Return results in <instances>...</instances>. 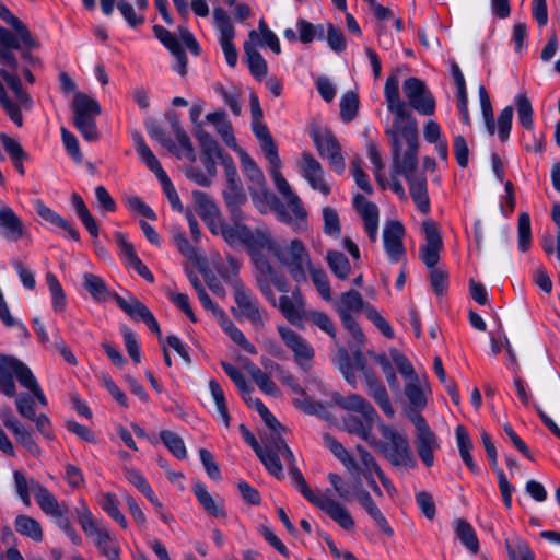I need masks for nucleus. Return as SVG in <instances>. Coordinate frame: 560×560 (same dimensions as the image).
Wrapping results in <instances>:
<instances>
[{"label":"nucleus","mask_w":560,"mask_h":560,"mask_svg":"<svg viewBox=\"0 0 560 560\" xmlns=\"http://www.w3.org/2000/svg\"><path fill=\"white\" fill-rule=\"evenodd\" d=\"M384 97L388 112L394 116L385 131L392 147L394 173L405 177L416 207L420 212L428 213L430 198L427 177L418 171V122L399 95V79L396 74L387 77Z\"/></svg>","instance_id":"1"},{"label":"nucleus","mask_w":560,"mask_h":560,"mask_svg":"<svg viewBox=\"0 0 560 560\" xmlns=\"http://www.w3.org/2000/svg\"><path fill=\"white\" fill-rule=\"evenodd\" d=\"M278 452L282 455V460L287 465L289 472L296 485L301 494L316 508L324 511L331 520H334L340 527L346 530L354 528V521L348 510L342 506L338 501L325 495L316 494L307 485L303 474L295 465V458L285 443L278 439Z\"/></svg>","instance_id":"2"},{"label":"nucleus","mask_w":560,"mask_h":560,"mask_svg":"<svg viewBox=\"0 0 560 560\" xmlns=\"http://www.w3.org/2000/svg\"><path fill=\"white\" fill-rule=\"evenodd\" d=\"M335 402L349 412L359 413V416L349 413L342 419L343 429L366 441L372 447L378 445V441L372 434L374 423L378 415L374 407L361 395L352 394L348 396L338 395Z\"/></svg>","instance_id":"3"},{"label":"nucleus","mask_w":560,"mask_h":560,"mask_svg":"<svg viewBox=\"0 0 560 560\" xmlns=\"http://www.w3.org/2000/svg\"><path fill=\"white\" fill-rule=\"evenodd\" d=\"M260 145L265 156L272 166L270 174L277 190L282 197L288 199L289 206H291L294 211V215L291 218L287 212V206L279 205L277 207L279 218L293 224L298 229L303 228L306 217V209L304 208L301 198L293 191L292 187L280 172L281 161L272 137L261 141Z\"/></svg>","instance_id":"4"},{"label":"nucleus","mask_w":560,"mask_h":560,"mask_svg":"<svg viewBox=\"0 0 560 560\" xmlns=\"http://www.w3.org/2000/svg\"><path fill=\"white\" fill-rule=\"evenodd\" d=\"M14 378L28 389L42 406H47V398L30 368L14 357L0 354V392L8 397L16 395Z\"/></svg>","instance_id":"5"},{"label":"nucleus","mask_w":560,"mask_h":560,"mask_svg":"<svg viewBox=\"0 0 560 560\" xmlns=\"http://www.w3.org/2000/svg\"><path fill=\"white\" fill-rule=\"evenodd\" d=\"M380 432L386 442H378L375 448H381L390 465L400 469H415L418 464L407 436L383 422L380 424Z\"/></svg>","instance_id":"6"},{"label":"nucleus","mask_w":560,"mask_h":560,"mask_svg":"<svg viewBox=\"0 0 560 560\" xmlns=\"http://www.w3.org/2000/svg\"><path fill=\"white\" fill-rule=\"evenodd\" d=\"M275 257L295 282L300 283L307 280L306 273L312 266V260L301 240H292L287 246H281L275 241Z\"/></svg>","instance_id":"7"},{"label":"nucleus","mask_w":560,"mask_h":560,"mask_svg":"<svg viewBox=\"0 0 560 560\" xmlns=\"http://www.w3.org/2000/svg\"><path fill=\"white\" fill-rule=\"evenodd\" d=\"M369 304L363 300L361 293L355 290L343 292L335 303V310L342 325L360 345L364 342V334L355 320V315L365 312V306H369Z\"/></svg>","instance_id":"8"},{"label":"nucleus","mask_w":560,"mask_h":560,"mask_svg":"<svg viewBox=\"0 0 560 560\" xmlns=\"http://www.w3.org/2000/svg\"><path fill=\"white\" fill-rule=\"evenodd\" d=\"M233 223H229L223 230L224 241L232 247L243 245L247 252L254 250L257 246H268L270 244V231L266 226L252 230L244 221L231 219Z\"/></svg>","instance_id":"9"},{"label":"nucleus","mask_w":560,"mask_h":560,"mask_svg":"<svg viewBox=\"0 0 560 560\" xmlns=\"http://www.w3.org/2000/svg\"><path fill=\"white\" fill-rule=\"evenodd\" d=\"M241 163L245 175L250 182L248 189L254 205L260 212H266L270 205V199H273L275 196L267 189L264 173L246 153L242 154Z\"/></svg>","instance_id":"10"},{"label":"nucleus","mask_w":560,"mask_h":560,"mask_svg":"<svg viewBox=\"0 0 560 560\" xmlns=\"http://www.w3.org/2000/svg\"><path fill=\"white\" fill-rule=\"evenodd\" d=\"M238 315L245 317L252 326L259 330L266 326L267 312L260 307L258 298L246 285L233 292Z\"/></svg>","instance_id":"11"},{"label":"nucleus","mask_w":560,"mask_h":560,"mask_svg":"<svg viewBox=\"0 0 560 560\" xmlns=\"http://www.w3.org/2000/svg\"><path fill=\"white\" fill-rule=\"evenodd\" d=\"M416 428L415 446L417 453L427 467L434 465V452L440 448L436 434L431 430L423 416H415L411 421Z\"/></svg>","instance_id":"12"},{"label":"nucleus","mask_w":560,"mask_h":560,"mask_svg":"<svg viewBox=\"0 0 560 560\" xmlns=\"http://www.w3.org/2000/svg\"><path fill=\"white\" fill-rule=\"evenodd\" d=\"M402 91L409 105L419 114L425 116L434 114L435 100L422 80L416 77L408 78L402 84Z\"/></svg>","instance_id":"13"},{"label":"nucleus","mask_w":560,"mask_h":560,"mask_svg":"<svg viewBox=\"0 0 560 560\" xmlns=\"http://www.w3.org/2000/svg\"><path fill=\"white\" fill-rule=\"evenodd\" d=\"M0 75L13 92L15 98L22 106L30 105L32 100L23 90L21 80L18 75V60L9 48H0Z\"/></svg>","instance_id":"14"},{"label":"nucleus","mask_w":560,"mask_h":560,"mask_svg":"<svg viewBox=\"0 0 560 560\" xmlns=\"http://www.w3.org/2000/svg\"><path fill=\"white\" fill-rule=\"evenodd\" d=\"M299 174L308 183V185L320 194L328 196L331 191L329 184L325 180L324 168L311 152L304 151L296 162Z\"/></svg>","instance_id":"15"},{"label":"nucleus","mask_w":560,"mask_h":560,"mask_svg":"<svg viewBox=\"0 0 560 560\" xmlns=\"http://www.w3.org/2000/svg\"><path fill=\"white\" fill-rule=\"evenodd\" d=\"M113 300L132 320H141L152 332L159 336L161 335L160 325L153 313L135 295L129 294L128 298H124L117 293H113Z\"/></svg>","instance_id":"16"},{"label":"nucleus","mask_w":560,"mask_h":560,"mask_svg":"<svg viewBox=\"0 0 560 560\" xmlns=\"http://www.w3.org/2000/svg\"><path fill=\"white\" fill-rule=\"evenodd\" d=\"M278 332L284 345L293 352L296 364L303 370H307L315 355L313 347L291 328L279 326Z\"/></svg>","instance_id":"17"},{"label":"nucleus","mask_w":560,"mask_h":560,"mask_svg":"<svg viewBox=\"0 0 560 560\" xmlns=\"http://www.w3.org/2000/svg\"><path fill=\"white\" fill-rule=\"evenodd\" d=\"M314 144L323 159L328 160L330 167L338 174L346 168L345 159L341 154V147L336 137L330 132L313 133Z\"/></svg>","instance_id":"18"},{"label":"nucleus","mask_w":560,"mask_h":560,"mask_svg":"<svg viewBox=\"0 0 560 560\" xmlns=\"http://www.w3.org/2000/svg\"><path fill=\"white\" fill-rule=\"evenodd\" d=\"M425 244L420 246L419 255L421 261L429 268L436 267L440 260V253L443 248V242L435 222L428 220L422 224Z\"/></svg>","instance_id":"19"},{"label":"nucleus","mask_w":560,"mask_h":560,"mask_svg":"<svg viewBox=\"0 0 560 560\" xmlns=\"http://www.w3.org/2000/svg\"><path fill=\"white\" fill-rule=\"evenodd\" d=\"M430 394L429 384L421 382L419 376L406 382L405 395L409 401L407 415L410 421H413L415 416H422L421 411L427 407Z\"/></svg>","instance_id":"20"},{"label":"nucleus","mask_w":560,"mask_h":560,"mask_svg":"<svg viewBox=\"0 0 560 560\" xmlns=\"http://www.w3.org/2000/svg\"><path fill=\"white\" fill-rule=\"evenodd\" d=\"M405 228L397 220L389 221L383 230V243L385 252L392 262H398L405 256L402 240Z\"/></svg>","instance_id":"21"},{"label":"nucleus","mask_w":560,"mask_h":560,"mask_svg":"<svg viewBox=\"0 0 560 560\" xmlns=\"http://www.w3.org/2000/svg\"><path fill=\"white\" fill-rule=\"evenodd\" d=\"M32 492L40 510L55 518H62L69 512L66 503H60L57 498L38 481L31 479Z\"/></svg>","instance_id":"22"},{"label":"nucleus","mask_w":560,"mask_h":560,"mask_svg":"<svg viewBox=\"0 0 560 560\" xmlns=\"http://www.w3.org/2000/svg\"><path fill=\"white\" fill-rule=\"evenodd\" d=\"M277 306L290 324L303 326L308 310H305V301L300 291H294L291 296L281 295Z\"/></svg>","instance_id":"23"},{"label":"nucleus","mask_w":560,"mask_h":560,"mask_svg":"<svg viewBox=\"0 0 560 560\" xmlns=\"http://www.w3.org/2000/svg\"><path fill=\"white\" fill-rule=\"evenodd\" d=\"M353 206L363 219L364 230L369 235V238L371 242H376L380 220L378 207L374 202L369 201L362 195H357L353 198Z\"/></svg>","instance_id":"24"},{"label":"nucleus","mask_w":560,"mask_h":560,"mask_svg":"<svg viewBox=\"0 0 560 560\" xmlns=\"http://www.w3.org/2000/svg\"><path fill=\"white\" fill-rule=\"evenodd\" d=\"M271 373H275L278 380L285 386H288L294 394L300 395L304 398L303 401H301L299 398H295V404L305 412L307 413H315L317 411V407H320L318 404H315L313 400H311L304 389L296 383L294 376L287 370H284L283 366L276 362H271Z\"/></svg>","instance_id":"25"},{"label":"nucleus","mask_w":560,"mask_h":560,"mask_svg":"<svg viewBox=\"0 0 560 560\" xmlns=\"http://www.w3.org/2000/svg\"><path fill=\"white\" fill-rule=\"evenodd\" d=\"M364 378L366 384V393L378 405L381 410L389 418L395 415V409L390 402L387 390L382 382L370 370H364Z\"/></svg>","instance_id":"26"},{"label":"nucleus","mask_w":560,"mask_h":560,"mask_svg":"<svg viewBox=\"0 0 560 560\" xmlns=\"http://www.w3.org/2000/svg\"><path fill=\"white\" fill-rule=\"evenodd\" d=\"M192 490L199 504L208 515L217 518L226 517L223 499H214L208 491L207 487L200 481L194 483Z\"/></svg>","instance_id":"27"},{"label":"nucleus","mask_w":560,"mask_h":560,"mask_svg":"<svg viewBox=\"0 0 560 560\" xmlns=\"http://www.w3.org/2000/svg\"><path fill=\"white\" fill-rule=\"evenodd\" d=\"M223 199L231 219L245 220L246 215L242 207L247 202V196L242 184L226 185L223 190Z\"/></svg>","instance_id":"28"},{"label":"nucleus","mask_w":560,"mask_h":560,"mask_svg":"<svg viewBox=\"0 0 560 560\" xmlns=\"http://www.w3.org/2000/svg\"><path fill=\"white\" fill-rule=\"evenodd\" d=\"M35 210L37 214L45 221L54 224L55 226L63 230L67 233V236L73 241H79L80 235L79 232L74 229V226L56 211L47 207L42 200L37 199L34 202Z\"/></svg>","instance_id":"29"},{"label":"nucleus","mask_w":560,"mask_h":560,"mask_svg":"<svg viewBox=\"0 0 560 560\" xmlns=\"http://www.w3.org/2000/svg\"><path fill=\"white\" fill-rule=\"evenodd\" d=\"M73 121L78 120H92L95 121L96 116L101 114V107L98 103L83 93H77L73 98Z\"/></svg>","instance_id":"30"},{"label":"nucleus","mask_w":560,"mask_h":560,"mask_svg":"<svg viewBox=\"0 0 560 560\" xmlns=\"http://www.w3.org/2000/svg\"><path fill=\"white\" fill-rule=\"evenodd\" d=\"M248 35L250 42H246L244 44V51L247 57L248 67L250 73L255 78L262 79L266 77L268 71L267 62L252 43L254 39L258 38V34L256 31L252 30Z\"/></svg>","instance_id":"31"},{"label":"nucleus","mask_w":560,"mask_h":560,"mask_svg":"<svg viewBox=\"0 0 560 560\" xmlns=\"http://www.w3.org/2000/svg\"><path fill=\"white\" fill-rule=\"evenodd\" d=\"M267 250L275 255V240L270 235V244L268 246H257L256 249L249 250L248 254L258 270L259 275L266 280H276V271L271 266L270 261L262 255V252Z\"/></svg>","instance_id":"32"},{"label":"nucleus","mask_w":560,"mask_h":560,"mask_svg":"<svg viewBox=\"0 0 560 560\" xmlns=\"http://www.w3.org/2000/svg\"><path fill=\"white\" fill-rule=\"evenodd\" d=\"M0 228L9 240H19L23 236V223L15 212L8 206L0 207Z\"/></svg>","instance_id":"33"},{"label":"nucleus","mask_w":560,"mask_h":560,"mask_svg":"<svg viewBox=\"0 0 560 560\" xmlns=\"http://www.w3.org/2000/svg\"><path fill=\"white\" fill-rule=\"evenodd\" d=\"M206 119L209 124H212L215 127L217 132L221 136L228 147L236 148V138L234 137L232 125L228 119L225 112L215 110L209 113L206 116Z\"/></svg>","instance_id":"34"},{"label":"nucleus","mask_w":560,"mask_h":560,"mask_svg":"<svg viewBox=\"0 0 560 560\" xmlns=\"http://www.w3.org/2000/svg\"><path fill=\"white\" fill-rule=\"evenodd\" d=\"M262 462L266 469L272 474L276 478L282 479L284 477L283 465L280 460L282 455L273 445V442H267L261 452L256 454Z\"/></svg>","instance_id":"35"},{"label":"nucleus","mask_w":560,"mask_h":560,"mask_svg":"<svg viewBox=\"0 0 560 560\" xmlns=\"http://www.w3.org/2000/svg\"><path fill=\"white\" fill-rule=\"evenodd\" d=\"M0 19L9 24L14 31L19 34L21 40L23 42V46L27 48L36 47L37 42L33 38L27 26L15 16L10 9L0 3Z\"/></svg>","instance_id":"36"},{"label":"nucleus","mask_w":560,"mask_h":560,"mask_svg":"<svg viewBox=\"0 0 560 560\" xmlns=\"http://www.w3.org/2000/svg\"><path fill=\"white\" fill-rule=\"evenodd\" d=\"M218 323L220 324L223 331L244 351L250 354H257V348L246 338L244 332L229 318L226 313L219 317Z\"/></svg>","instance_id":"37"},{"label":"nucleus","mask_w":560,"mask_h":560,"mask_svg":"<svg viewBox=\"0 0 560 560\" xmlns=\"http://www.w3.org/2000/svg\"><path fill=\"white\" fill-rule=\"evenodd\" d=\"M240 261L232 255H228L226 261L217 267L218 273L232 288L233 292L245 285L240 279Z\"/></svg>","instance_id":"38"},{"label":"nucleus","mask_w":560,"mask_h":560,"mask_svg":"<svg viewBox=\"0 0 560 560\" xmlns=\"http://www.w3.org/2000/svg\"><path fill=\"white\" fill-rule=\"evenodd\" d=\"M14 528L20 535L36 542L43 540L44 533L40 523L28 515H18L14 520Z\"/></svg>","instance_id":"39"},{"label":"nucleus","mask_w":560,"mask_h":560,"mask_svg":"<svg viewBox=\"0 0 560 560\" xmlns=\"http://www.w3.org/2000/svg\"><path fill=\"white\" fill-rule=\"evenodd\" d=\"M83 285L96 302H106L108 299H113L114 292L108 290L107 284L100 276L84 273Z\"/></svg>","instance_id":"40"},{"label":"nucleus","mask_w":560,"mask_h":560,"mask_svg":"<svg viewBox=\"0 0 560 560\" xmlns=\"http://www.w3.org/2000/svg\"><path fill=\"white\" fill-rule=\"evenodd\" d=\"M133 142L139 158L156 177L165 172L141 135L136 133L133 136Z\"/></svg>","instance_id":"41"},{"label":"nucleus","mask_w":560,"mask_h":560,"mask_svg":"<svg viewBox=\"0 0 560 560\" xmlns=\"http://www.w3.org/2000/svg\"><path fill=\"white\" fill-rule=\"evenodd\" d=\"M454 529L460 542L472 553H478L479 540L471 524L463 518H457L454 522Z\"/></svg>","instance_id":"42"},{"label":"nucleus","mask_w":560,"mask_h":560,"mask_svg":"<svg viewBox=\"0 0 560 560\" xmlns=\"http://www.w3.org/2000/svg\"><path fill=\"white\" fill-rule=\"evenodd\" d=\"M357 479H360V477ZM328 480L341 500L351 501L352 499H357L358 480L350 482L335 472L328 474Z\"/></svg>","instance_id":"43"},{"label":"nucleus","mask_w":560,"mask_h":560,"mask_svg":"<svg viewBox=\"0 0 560 560\" xmlns=\"http://www.w3.org/2000/svg\"><path fill=\"white\" fill-rule=\"evenodd\" d=\"M197 139L201 147L205 159L219 160V162H222L224 158L229 156V154L222 150L219 143L208 132L201 129L198 130Z\"/></svg>","instance_id":"44"},{"label":"nucleus","mask_w":560,"mask_h":560,"mask_svg":"<svg viewBox=\"0 0 560 560\" xmlns=\"http://www.w3.org/2000/svg\"><path fill=\"white\" fill-rule=\"evenodd\" d=\"M327 264L331 272L340 280L348 279L351 265L347 256L338 250H328L326 255Z\"/></svg>","instance_id":"45"},{"label":"nucleus","mask_w":560,"mask_h":560,"mask_svg":"<svg viewBox=\"0 0 560 560\" xmlns=\"http://www.w3.org/2000/svg\"><path fill=\"white\" fill-rule=\"evenodd\" d=\"M324 443L325 446L334 454V456L342 463L348 471L352 472V469H358L354 458L335 438L326 434L324 435Z\"/></svg>","instance_id":"46"},{"label":"nucleus","mask_w":560,"mask_h":560,"mask_svg":"<svg viewBox=\"0 0 560 560\" xmlns=\"http://www.w3.org/2000/svg\"><path fill=\"white\" fill-rule=\"evenodd\" d=\"M213 19L215 28L219 32V42L233 40L235 37V30L230 15L222 8L213 10Z\"/></svg>","instance_id":"47"},{"label":"nucleus","mask_w":560,"mask_h":560,"mask_svg":"<svg viewBox=\"0 0 560 560\" xmlns=\"http://www.w3.org/2000/svg\"><path fill=\"white\" fill-rule=\"evenodd\" d=\"M305 316V322L312 323L314 326L327 334L331 339L337 338L336 326L328 314L317 310H308Z\"/></svg>","instance_id":"48"},{"label":"nucleus","mask_w":560,"mask_h":560,"mask_svg":"<svg viewBox=\"0 0 560 560\" xmlns=\"http://www.w3.org/2000/svg\"><path fill=\"white\" fill-rule=\"evenodd\" d=\"M100 505L104 512L108 514L115 522H117L122 528H127L128 523L125 515L119 510V501L115 494L110 492L102 493L100 499Z\"/></svg>","instance_id":"49"},{"label":"nucleus","mask_w":560,"mask_h":560,"mask_svg":"<svg viewBox=\"0 0 560 560\" xmlns=\"http://www.w3.org/2000/svg\"><path fill=\"white\" fill-rule=\"evenodd\" d=\"M160 439L166 448L178 459L187 456V450L183 439L175 432L170 430H161Z\"/></svg>","instance_id":"50"},{"label":"nucleus","mask_w":560,"mask_h":560,"mask_svg":"<svg viewBox=\"0 0 560 560\" xmlns=\"http://www.w3.org/2000/svg\"><path fill=\"white\" fill-rule=\"evenodd\" d=\"M296 28L299 32V39L304 44L312 43L315 38H325V31L322 24L314 25L304 19H300L296 22Z\"/></svg>","instance_id":"51"},{"label":"nucleus","mask_w":560,"mask_h":560,"mask_svg":"<svg viewBox=\"0 0 560 560\" xmlns=\"http://www.w3.org/2000/svg\"><path fill=\"white\" fill-rule=\"evenodd\" d=\"M209 389H210L211 396L215 402L217 410H218L221 419L223 420L225 427L229 428L231 417L229 413L225 395H224V392H223L221 385L215 380H210L209 381Z\"/></svg>","instance_id":"52"},{"label":"nucleus","mask_w":560,"mask_h":560,"mask_svg":"<svg viewBox=\"0 0 560 560\" xmlns=\"http://www.w3.org/2000/svg\"><path fill=\"white\" fill-rule=\"evenodd\" d=\"M515 105L520 124L527 130L534 128L533 107L529 98L525 94L515 96Z\"/></svg>","instance_id":"53"},{"label":"nucleus","mask_w":560,"mask_h":560,"mask_svg":"<svg viewBox=\"0 0 560 560\" xmlns=\"http://www.w3.org/2000/svg\"><path fill=\"white\" fill-rule=\"evenodd\" d=\"M46 282L51 294V303L54 311H63L66 305V296L59 280L54 273L48 272L46 275Z\"/></svg>","instance_id":"54"},{"label":"nucleus","mask_w":560,"mask_h":560,"mask_svg":"<svg viewBox=\"0 0 560 560\" xmlns=\"http://www.w3.org/2000/svg\"><path fill=\"white\" fill-rule=\"evenodd\" d=\"M518 249L526 252L532 244L530 217L527 212H522L517 222Z\"/></svg>","instance_id":"55"},{"label":"nucleus","mask_w":560,"mask_h":560,"mask_svg":"<svg viewBox=\"0 0 560 560\" xmlns=\"http://www.w3.org/2000/svg\"><path fill=\"white\" fill-rule=\"evenodd\" d=\"M191 196L196 206V210L198 214L201 217V219L205 217H211L213 215V213L219 211V208L217 207L214 201L206 192L200 190H194Z\"/></svg>","instance_id":"56"},{"label":"nucleus","mask_w":560,"mask_h":560,"mask_svg":"<svg viewBox=\"0 0 560 560\" xmlns=\"http://www.w3.org/2000/svg\"><path fill=\"white\" fill-rule=\"evenodd\" d=\"M307 272H310L311 279L320 296L325 301L331 300V290L326 272L320 268H315L313 265L307 269Z\"/></svg>","instance_id":"57"},{"label":"nucleus","mask_w":560,"mask_h":560,"mask_svg":"<svg viewBox=\"0 0 560 560\" xmlns=\"http://www.w3.org/2000/svg\"><path fill=\"white\" fill-rule=\"evenodd\" d=\"M0 104L4 112L8 114L10 119L18 126L21 127L23 125V116L20 110V103L12 102L5 92V89L0 81Z\"/></svg>","instance_id":"58"},{"label":"nucleus","mask_w":560,"mask_h":560,"mask_svg":"<svg viewBox=\"0 0 560 560\" xmlns=\"http://www.w3.org/2000/svg\"><path fill=\"white\" fill-rule=\"evenodd\" d=\"M359 97L354 92H347L340 100V117L343 121H351L358 113Z\"/></svg>","instance_id":"59"},{"label":"nucleus","mask_w":560,"mask_h":560,"mask_svg":"<svg viewBox=\"0 0 560 560\" xmlns=\"http://www.w3.org/2000/svg\"><path fill=\"white\" fill-rule=\"evenodd\" d=\"M506 549L510 560H535L533 551L524 540H506Z\"/></svg>","instance_id":"60"},{"label":"nucleus","mask_w":560,"mask_h":560,"mask_svg":"<svg viewBox=\"0 0 560 560\" xmlns=\"http://www.w3.org/2000/svg\"><path fill=\"white\" fill-rule=\"evenodd\" d=\"M355 450L359 455L360 464L357 463L358 469H352V471L361 474L366 470H374L375 475L382 471V468L369 451H366L362 445H357Z\"/></svg>","instance_id":"61"},{"label":"nucleus","mask_w":560,"mask_h":560,"mask_svg":"<svg viewBox=\"0 0 560 560\" xmlns=\"http://www.w3.org/2000/svg\"><path fill=\"white\" fill-rule=\"evenodd\" d=\"M13 478H14L15 490H16L19 498L21 499V501L23 502V504L25 506H27V508L31 506V504H32V502H31V491H32L31 480H27L25 475L20 470H15L13 472Z\"/></svg>","instance_id":"62"},{"label":"nucleus","mask_w":560,"mask_h":560,"mask_svg":"<svg viewBox=\"0 0 560 560\" xmlns=\"http://www.w3.org/2000/svg\"><path fill=\"white\" fill-rule=\"evenodd\" d=\"M390 359L395 363V365L398 369L399 373L407 381L412 380L413 377H418V375L415 372V369H413L412 364L410 363V361L399 350L392 349L390 350Z\"/></svg>","instance_id":"63"},{"label":"nucleus","mask_w":560,"mask_h":560,"mask_svg":"<svg viewBox=\"0 0 560 560\" xmlns=\"http://www.w3.org/2000/svg\"><path fill=\"white\" fill-rule=\"evenodd\" d=\"M117 9L130 27H138L144 23V15L137 13L135 8L126 0L117 1Z\"/></svg>","instance_id":"64"}]
</instances>
